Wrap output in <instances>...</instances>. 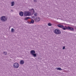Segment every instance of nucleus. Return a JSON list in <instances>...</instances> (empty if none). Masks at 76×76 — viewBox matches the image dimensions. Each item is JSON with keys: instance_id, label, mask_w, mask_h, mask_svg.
I'll return each mask as SVG.
<instances>
[{"instance_id": "obj_1", "label": "nucleus", "mask_w": 76, "mask_h": 76, "mask_svg": "<svg viewBox=\"0 0 76 76\" xmlns=\"http://www.w3.org/2000/svg\"><path fill=\"white\" fill-rule=\"evenodd\" d=\"M65 27H62V29L63 30H66L67 29H68V30H70L71 31H74V28H73L70 27V26H65Z\"/></svg>"}, {"instance_id": "obj_2", "label": "nucleus", "mask_w": 76, "mask_h": 76, "mask_svg": "<svg viewBox=\"0 0 76 76\" xmlns=\"http://www.w3.org/2000/svg\"><path fill=\"white\" fill-rule=\"evenodd\" d=\"M53 32L55 34H56L57 35H60V34H61V31L58 29H56L55 30L53 31Z\"/></svg>"}, {"instance_id": "obj_3", "label": "nucleus", "mask_w": 76, "mask_h": 76, "mask_svg": "<svg viewBox=\"0 0 76 76\" xmlns=\"http://www.w3.org/2000/svg\"><path fill=\"white\" fill-rule=\"evenodd\" d=\"M0 19L1 21H2V22H6L7 20V17H6L5 16L1 17Z\"/></svg>"}, {"instance_id": "obj_4", "label": "nucleus", "mask_w": 76, "mask_h": 76, "mask_svg": "<svg viewBox=\"0 0 76 76\" xmlns=\"http://www.w3.org/2000/svg\"><path fill=\"white\" fill-rule=\"evenodd\" d=\"M30 54L33 56L34 57H37V54L35 53V51L34 50H31L30 51Z\"/></svg>"}, {"instance_id": "obj_5", "label": "nucleus", "mask_w": 76, "mask_h": 76, "mask_svg": "<svg viewBox=\"0 0 76 76\" xmlns=\"http://www.w3.org/2000/svg\"><path fill=\"white\" fill-rule=\"evenodd\" d=\"M19 64L17 62L15 63L13 65V67L14 69H18V68H19Z\"/></svg>"}, {"instance_id": "obj_6", "label": "nucleus", "mask_w": 76, "mask_h": 76, "mask_svg": "<svg viewBox=\"0 0 76 76\" xmlns=\"http://www.w3.org/2000/svg\"><path fill=\"white\" fill-rule=\"evenodd\" d=\"M34 20L36 22H39L40 20V18L39 17H37L35 18L34 19Z\"/></svg>"}, {"instance_id": "obj_7", "label": "nucleus", "mask_w": 76, "mask_h": 76, "mask_svg": "<svg viewBox=\"0 0 76 76\" xmlns=\"http://www.w3.org/2000/svg\"><path fill=\"white\" fill-rule=\"evenodd\" d=\"M57 26L58 27L60 28H63V27H64V26L61 24H58Z\"/></svg>"}, {"instance_id": "obj_8", "label": "nucleus", "mask_w": 76, "mask_h": 76, "mask_svg": "<svg viewBox=\"0 0 76 76\" xmlns=\"http://www.w3.org/2000/svg\"><path fill=\"white\" fill-rule=\"evenodd\" d=\"M23 12L22 11H21L19 13V15L20 16H23Z\"/></svg>"}, {"instance_id": "obj_9", "label": "nucleus", "mask_w": 76, "mask_h": 76, "mask_svg": "<svg viewBox=\"0 0 76 76\" xmlns=\"http://www.w3.org/2000/svg\"><path fill=\"white\" fill-rule=\"evenodd\" d=\"M29 11H30L31 12H33V13H35V10L33 8L30 9Z\"/></svg>"}, {"instance_id": "obj_10", "label": "nucleus", "mask_w": 76, "mask_h": 76, "mask_svg": "<svg viewBox=\"0 0 76 76\" xmlns=\"http://www.w3.org/2000/svg\"><path fill=\"white\" fill-rule=\"evenodd\" d=\"M24 63H25L24 61L23 60H21L20 61V64H24Z\"/></svg>"}, {"instance_id": "obj_11", "label": "nucleus", "mask_w": 76, "mask_h": 76, "mask_svg": "<svg viewBox=\"0 0 76 76\" xmlns=\"http://www.w3.org/2000/svg\"><path fill=\"white\" fill-rule=\"evenodd\" d=\"M24 16H27L28 15V11H26L24 12Z\"/></svg>"}, {"instance_id": "obj_12", "label": "nucleus", "mask_w": 76, "mask_h": 76, "mask_svg": "<svg viewBox=\"0 0 76 76\" xmlns=\"http://www.w3.org/2000/svg\"><path fill=\"white\" fill-rule=\"evenodd\" d=\"M31 15V13L29 11H27V16H30Z\"/></svg>"}, {"instance_id": "obj_13", "label": "nucleus", "mask_w": 76, "mask_h": 76, "mask_svg": "<svg viewBox=\"0 0 76 76\" xmlns=\"http://www.w3.org/2000/svg\"><path fill=\"white\" fill-rule=\"evenodd\" d=\"M11 6H13L15 5V2L14 1L12 2L11 3Z\"/></svg>"}, {"instance_id": "obj_14", "label": "nucleus", "mask_w": 76, "mask_h": 76, "mask_svg": "<svg viewBox=\"0 0 76 76\" xmlns=\"http://www.w3.org/2000/svg\"><path fill=\"white\" fill-rule=\"evenodd\" d=\"M31 22H30V23H34V20H33V19H31Z\"/></svg>"}, {"instance_id": "obj_15", "label": "nucleus", "mask_w": 76, "mask_h": 76, "mask_svg": "<svg viewBox=\"0 0 76 76\" xmlns=\"http://www.w3.org/2000/svg\"><path fill=\"white\" fill-rule=\"evenodd\" d=\"M57 69V70H62L63 69H61L60 67L56 68Z\"/></svg>"}, {"instance_id": "obj_16", "label": "nucleus", "mask_w": 76, "mask_h": 76, "mask_svg": "<svg viewBox=\"0 0 76 76\" xmlns=\"http://www.w3.org/2000/svg\"><path fill=\"white\" fill-rule=\"evenodd\" d=\"M29 18L28 17H26L24 19V20H28V19H29Z\"/></svg>"}, {"instance_id": "obj_17", "label": "nucleus", "mask_w": 76, "mask_h": 76, "mask_svg": "<svg viewBox=\"0 0 76 76\" xmlns=\"http://www.w3.org/2000/svg\"><path fill=\"white\" fill-rule=\"evenodd\" d=\"M48 26H50L52 25V24H51V23H49L48 24Z\"/></svg>"}, {"instance_id": "obj_18", "label": "nucleus", "mask_w": 76, "mask_h": 76, "mask_svg": "<svg viewBox=\"0 0 76 76\" xmlns=\"http://www.w3.org/2000/svg\"><path fill=\"white\" fill-rule=\"evenodd\" d=\"M11 32H14V29L13 28L11 29Z\"/></svg>"}, {"instance_id": "obj_19", "label": "nucleus", "mask_w": 76, "mask_h": 76, "mask_svg": "<svg viewBox=\"0 0 76 76\" xmlns=\"http://www.w3.org/2000/svg\"><path fill=\"white\" fill-rule=\"evenodd\" d=\"M37 15L38 14L37 13H35L34 14V16H37Z\"/></svg>"}, {"instance_id": "obj_20", "label": "nucleus", "mask_w": 76, "mask_h": 76, "mask_svg": "<svg viewBox=\"0 0 76 76\" xmlns=\"http://www.w3.org/2000/svg\"><path fill=\"white\" fill-rule=\"evenodd\" d=\"M5 55H7V52H4L3 53Z\"/></svg>"}, {"instance_id": "obj_21", "label": "nucleus", "mask_w": 76, "mask_h": 76, "mask_svg": "<svg viewBox=\"0 0 76 76\" xmlns=\"http://www.w3.org/2000/svg\"><path fill=\"white\" fill-rule=\"evenodd\" d=\"M33 1L34 3H37V0H33Z\"/></svg>"}, {"instance_id": "obj_22", "label": "nucleus", "mask_w": 76, "mask_h": 76, "mask_svg": "<svg viewBox=\"0 0 76 76\" xmlns=\"http://www.w3.org/2000/svg\"><path fill=\"white\" fill-rule=\"evenodd\" d=\"M62 49L63 50H64V49H65V46H63Z\"/></svg>"}, {"instance_id": "obj_23", "label": "nucleus", "mask_w": 76, "mask_h": 76, "mask_svg": "<svg viewBox=\"0 0 76 76\" xmlns=\"http://www.w3.org/2000/svg\"><path fill=\"white\" fill-rule=\"evenodd\" d=\"M27 23H29L30 24H31V23H30L31 22H29V21H27Z\"/></svg>"}, {"instance_id": "obj_24", "label": "nucleus", "mask_w": 76, "mask_h": 76, "mask_svg": "<svg viewBox=\"0 0 76 76\" xmlns=\"http://www.w3.org/2000/svg\"><path fill=\"white\" fill-rule=\"evenodd\" d=\"M31 17L32 18H33V19H34V18H35V17H34V16H32V17Z\"/></svg>"}, {"instance_id": "obj_25", "label": "nucleus", "mask_w": 76, "mask_h": 76, "mask_svg": "<svg viewBox=\"0 0 76 76\" xmlns=\"http://www.w3.org/2000/svg\"><path fill=\"white\" fill-rule=\"evenodd\" d=\"M28 18H29L28 19H32V18H31L29 17H28Z\"/></svg>"}, {"instance_id": "obj_26", "label": "nucleus", "mask_w": 76, "mask_h": 76, "mask_svg": "<svg viewBox=\"0 0 76 76\" xmlns=\"http://www.w3.org/2000/svg\"><path fill=\"white\" fill-rule=\"evenodd\" d=\"M75 29H76V27H75Z\"/></svg>"}]
</instances>
